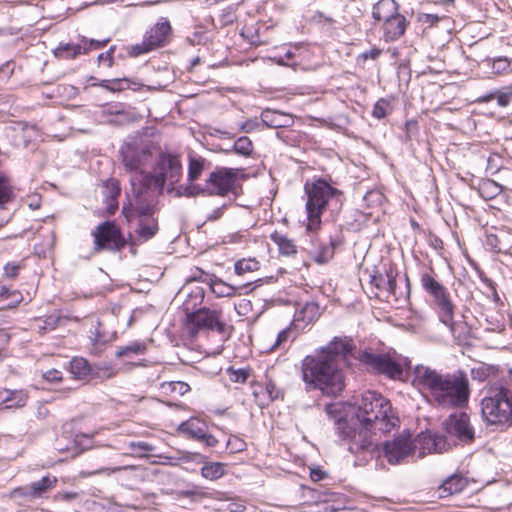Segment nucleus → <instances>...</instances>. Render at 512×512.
Wrapping results in <instances>:
<instances>
[{
	"instance_id": "1",
	"label": "nucleus",
	"mask_w": 512,
	"mask_h": 512,
	"mask_svg": "<svg viewBox=\"0 0 512 512\" xmlns=\"http://www.w3.org/2000/svg\"><path fill=\"white\" fill-rule=\"evenodd\" d=\"M341 410L339 403L325 406L340 440L352 454L371 453L376 447L373 434L388 433L399 421L390 401L376 391H365L348 411L343 414Z\"/></svg>"
},
{
	"instance_id": "2",
	"label": "nucleus",
	"mask_w": 512,
	"mask_h": 512,
	"mask_svg": "<svg viewBox=\"0 0 512 512\" xmlns=\"http://www.w3.org/2000/svg\"><path fill=\"white\" fill-rule=\"evenodd\" d=\"M413 384L428 401L443 408H459L468 403L469 381L463 371L442 374L428 366L414 369Z\"/></svg>"
},
{
	"instance_id": "3",
	"label": "nucleus",
	"mask_w": 512,
	"mask_h": 512,
	"mask_svg": "<svg viewBox=\"0 0 512 512\" xmlns=\"http://www.w3.org/2000/svg\"><path fill=\"white\" fill-rule=\"evenodd\" d=\"M182 177V164L180 157L169 152H161L157 158L153 173H139L132 176L130 183L133 195L139 199L146 190L154 188L162 192L167 185L173 190L174 185Z\"/></svg>"
},
{
	"instance_id": "4",
	"label": "nucleus",
	"mask_w": 512,
	"mask_h": 512,
	"mask_svg": "<svg viewBox=\"0 0 512 512\" xmlns=\"http://www.w3.org/2000/svg\"><path fill=\"white\" fill-rule=\"evenodd\" d=\"M302 375L304 382L313 385L314 388L329 396H337L345 387L344 375L340 366L320 353L304 358Z\"/></svg>"
},
{
	"instance_id": "5",
	"label": "nucleus",
	"mask_w": 512,
	"mask_h": 512,
	"mask_svg": "<svg viewBox=\"0 0 512 512\" xmlns=\"http://www.w3.org/2000/svg\"><path fill=\"white\" fill-rule=\"evenodd\" d=\"M307 195V230L314 232L320 228L321 217L332 201L339 202L342 192L331 186L325 179L318 178L304 186Z\"/></svg>"
},
{
	"instance_id": "6",
	"label": "nucleus",
	"mask_w": 512,
	"mask_h": 512,
	"mask_svg": "<svg viewBox=\"0 0 512 512\" xmlns=\"http://www.w3.org/2000/svg\"><path fill=\"white\" fill-rule=\"evenodd\" d=\"M481 414L489 425L512 426V389L504 386L491 389L481 401Z\"/></svg>"
},
{
	"instance_id": "7",
	"label": "nucleus",
	"mask_w": 512,
	"mask_h": 512,
	"mask_svg": "<svg viewBox=\"0 0 512 512\" xmlns=\"http://www.w3.org/2000/svg\"><path fill=\"white\" fill-rule=\"evenodd\" d=\"M356 359L366 370L384 375L390 379L398 380L404 375V367L408 365L406 358L398 359L394 354L375 353L372 351H358Z\"/></svg>"
},
{
	"instance_id": "8",
	"label": "nucleus",
	"mask_w": 512,
	"mask_h": 512,
	"mask_svg": "<svg viewBox=\"0 0 512 512\" xmlns=\"http://www.w3.org/2000/svg\"><path fill=\"white\" fill-rule=\"evenodd\" d=\"M122 163L127 171L136 176L145 173L143 168L151 158V148L148 141L142 137H129L119 150Z\"/></svg>"
},
{
	"instance_id": "9",
	"label": "nucleus",
	"mask_w": 512,
	"mask_h": 512,
	"mask_svg": "<svg viewBox=\"0 0 512 512\" xmlns=\"http://www.w3.org/2000/svg\"><path fill=\"white\" fill-rule=\"evenodd\" d=\"M420 283L423 290L432 298L440 321L448 323L454 315V304L447 288L430 272H422Z\"/></svg>"
},
{
	"instance_id": "10",
	"label": "nucleus",
	"mask_w": 512,
	"mask_h": 512,
	"mask_svg": "<svg viewBox=\"0 0 512 512\" xmlns=\"http://www.w3.org/2000/svg\"><path fill=\"white\" fill-rule=\"evenodd\" d=\"M238 170L228 167H216L205 181V190L209 196L225 197L236 194Z\"/></svg>"
},
{
	"instance_id": "11",
	"label": "nucleus",
	"mask_w": 512,
	"mask_h": 512,
	"mask_svg": "<svg viewBox=\"0 0 512 512\" xmlns=\"http://www.w3.org/2000/svg\"><path fill=\"white\" fill-rule=\"evenodd\" d=\"M94 237L93 251L98 253L103 250L118 252L127 242L120 228L113 221H105L99 224L92 232Z\"/></svg>"
},
{
	"instance_id": "12",
	"label": "nucleus",
	"mask_w": 512,
	"mask_h": 512,
	"mask_svg": "<svg viewBox=\"0 0 512 512\" xmlns=\"http://www.w3.org/2000/svg\"><path fill=\"white\" fill-rule=\"evenodd\" d=\"M185 310L187 324L192 332L200 329L216 330L219 333L224 331L225 324L220 320V312L205 307L190 312L186 306Z\"/></svg>"
},
{
	"instance_id": "13",
	"label": "nucleus",
	"mask_w": 512,
	"mask_h": 512,
	"mask_svg": "<svg viewBox=\"0 0 512 512\" xmlns=\"http://www.w3.org/2000/svg\"><path fill=\"white\" fill-rule=\"evenodd\" d=\"M355 350L356 346L353 339L344 336L334 337L327 346L321 348L318 353L340 366L341 362L349 364L348 361L350 357L356 359L357 354H355Z\"/></svg>"
},
{
	"instance_id": "14",
	"label": "nucleus",
	"mask_w": 512,
	"mask_h": 512,
	"mask_svg": "<svg viewBox=\"0 0 512 512\" xmlns=\"http://www.w3.org/2000/svg\"><path fill=\"white\" fill-rule=\"evenodd\" d=\"M443 428L450 437H455L463 443H470L475 438L470 418L465 412L451 414L443 422Z\"/></svg>"
},
{
	"instance_id": "15",
	"label": "nucleus",
	"mask_w": 512,
	"mask_h": 512,
	"mask_svg": "<svg viewBox=\"0 0 512 512\" xmlns=\"http://www.w3.org/2000/svg\"><path fill=\"white\" fill-rule=\"evenodd\" d=\"M178 432L185 438L198 441L208 448L215 447L218 443V440L208 432L207 424L196 417H192L180 423Z\"/></svg>"
},
{
	"instance_id": "16",
	"label": "nucleus",
	"mask_w": 512,
	"mask_h": 512,
	"mask_svg": "<svg viewBox=\"0 0 512 512\" xmlns=\"http://www.w3.org/2000/svg\"><path fill=\"white\" fill-rule=\"evenodd\" d=\"M451 447L448 439L441 434L426 431L420 433L413 442L414 451L419 449L418 458L430 453H442Z\"/></svg>"
},
{
	"instance_id": "17",
	"label": "nucleus",
	"mask_w": 512,
	"mask_h": 512,
	"mask_svg": "<svg viewBox=\"0 0 512 512\" xmlns=\"http://www.w3.org/2000/svg\"><path fill=\"white\" fill-rule=\"evenodd\" d=\"M384 456L392 464H400L414 453L413 442L409 437L399 436L383 445Z\"/></svg>"
},
{
	"instance_id": "18",
	"label": "nucleus",
	"mask_w": 512,
	"mask_h": 512,
	"mask_svg": "<svg viewBox=\"0 0 512 512\" xmlns=\"http://www.w3.org/2000/svg\"><path fill=\"white\" fill-rule=\"evenodd\" d=\"M408 26L409 21L404 15L399 13L387 21L382 22V39L387 43L397 41L404 36Z\"/></svg>"
},
{
	"instance_id": "19",
	"label": "nucleus",
	"mask_w": 512,
	"mask_h": 512,
	"mask_svg": "<svg viewBox=\"0 0 512 512\" xmlns=\"http://www.w3.org/2000/svg\"><path fill=\"white\" fill-rule=\"evenodd\" d=\"M91 329L89 339L95 351H99L104 345L113 341L116 336L114 330L107 329L105 323L96 317L89 318Z\"/></svg>"
},
{
	"instance_id": "20",
	"label": "nucleus",
	"mask_w": 512,
	"mask_h": 512,
	"mask_svg": "<svg viewBox=\"0 0 512 512\" xmlns=\"http://www.w3.org/2000/svg\"><path fill=\"white\" fill-rule=\"evenodd\" d=\"M29 395L24 389H0V404L5 409H19L26 405Z\"/></svg>"
},
{
	"instance_id": "21",
	"label": "nucleus",
	"mask_w": 512,
	"mask_h": 512,
	"mask_svg": "<svg viewBox=\"0 0 512 512\" xmlns=\"http://www.w3.org/2000/svg\"><path fill=\"white\" fill-rule=\"evenodd\" d=\"M170 31L171 26L167 20L158 22L145 33L144 39L155 50L165 44Z\"/></svg>"
},
{
	"instance_id": "22",
	"label": "nucleus",
	"mask_w": 512,
	"mask_h": 512,
	"mask_svg": "<svg viewBox=\"0 0 512 512\" xmlns=\"http://www.w3.org/2000/svg\"><path fill=\"white\" fill-rule=\"evenodd\" d=\"M260 118L263 120L265 128H285L292 126L294 123L290 114L271 109L263 110Z\"/></svg>"
},
{
	"instance_id": "23",
	"label": "nucleus",
	"mask_w": 512,
	"mask_h": 512,
	"mask_svg": "<svg viewBox=\"0 0 512 512\" xmlns=\"http://www.w3.org/2000/svg\"><path fill=\"white\" fill-rule=\"evenodd\" d=\"M399 13V5L395 0H379L372 7L373 19L381 23Z\"/></svg>"
},
{
	"instance_id": "24",
	"label": "nucleus",
	"mask_w": 512,
	"mask_h": 512,
	"mask_svg": "<svg viewBox=\"0 0 512 512\" xmlns=\"http://www.w3.org/2000/svg\"><path fill=\"white\" fill-rule=\"evenodd\" d=\"M449 326L450 332L452 333L454 339L459 345L470 346L471 341L473 339V334L471 327L464 320L453 321V318L450 322L444 323Z\"/></svg>"
},
{
	"instance_id": "25",
	"label": "nucleus",
	"mask_w": 512,
	"mask_h": 512,
	"mask_svg": "<svg viewBox=\"0 0 512 512\" xmlns=\"http://www.w3.org/2000/svg\"><path fill=\"white\" fill-rule=\"evenodd\" d=\"M467 486V479L461 475H452L439 487V496L448 497L460 493Z\"/></svg>"
},
{
	"instance_id": "26",
	"label": "nucleus",
	"mask_w": 512,
	"mask_h": 512,
	"mask_svg": "<svg viewBox=\"0 0 512 512\" xmlns=\"http://www.w3.org/2000/svg\"><path fill=\"white\" fill-rule=\"evenodd\" d=\"M340 245V240L336 237H329L328 242L320 243L318 249L314 252V261L318 264L327 263L333 258L335 248Z\"/></svg>"
},
{
	"instance_id": "27",
	"label": "nucleus",
	"mask_w": 512,
	"mask_h": 512,
	"mask_svg": "<svg viewBox=\"0 0 512 512\" xmlns=\"http://www.w3.org/2000/svg\"><path fill=\"white\" fill-rule=\"evenodd\" d=\"M70 373L78 380H88L92 375L90 363L83 357H74L70 361Z\"/></svg>"
},
{
	"instance_id": "28",
	"label": "nucleus",
	"mask_w": 512,
	"mask_h": 512,
	"mask_svg": "<svg viewBox=\"0 0 512 512\" xmlns=\"http://www.w3.org/2000/svg\"><path fill=\"white\" fill-rule=\"evenodd\" d=\"M158 232L157 220L153 217L139 218L137 236L141 241H148Z\"/></svg>"
},
{
	"instance_id": "29",
	"label": "nucleus",
	"mask_w": 512,
	"mask_h": 512,
	"mask_svg": "<svg viewBox=\"0 0 512 512\" xmlns=\"http://www.w3.org/2000/svg\"><path fill=\"white\" fill-rule=\"evenodd\" d=\"M271 241H273L277 246L281 255L283 256H294L297 253V246L294 241L288 238L286 235L274 231L270 235Z\"/></svg>"
},
{
	"instance_id": "30",
	"label": "nucleus",
	"mask_w": 512,
	"mask_h": 512,
	"mask_svg": "<svg viewBox=\"0 0 512 512\" xmlns=\"http://www.w3.org/2000/svg\"><path fill=\"white\" fill-rule=\"evenodd\" d=\"M86 48H83L82 43L78 44H59L54 50V55L59 59H74L80 54H85Z\"/></svg>"
},
{
	"instance_id": "31",
	"label": "nucleus",
	"mask_w": 512,
	"mask_h": 512,
	"mask_svg": "<svg viewBox=\"0 0 512 512\" xmlns=\"http://www.w3.org/2000/svg\"><path fill=\"white\" fill-rule=\"evenodd\" d=\"M206 160L201 156H189V164H188V173H187V181L190 184H193L197 181L205 167Z\"/></svg>"
},
{
	"instance_id": "32",
	"label": "nucleus",
	"mask_w": 512,
	"mask_h": 512,
	"mask_svg": "<svg viewBox=\"0 0 512 512\" xmlns=\"http://www.w3.org/2000/svg\"><path fill=\"white\" fill-rule=\"evenodd\" d=\"M147 350V345L141 341H133L125 346H120L116 350V357H131L133 355H143Z\"/></svg>"
},
{
	"instance_id": "33",
	"label": "nucleus",
	"mask_w": 512,
	"mask_h": 512,
	"mask_svg": "<svg viewBox=\"0 0 512 512\" xmlns=\"http://www.w3.org/2000/svg\"><path fill=\"white\" fill-rule=\"evenodd\" d=\"M57 483L56 477L44 476L39 481L29 484L34 499L40 498Z\"/></svg>"
},
{
	"instance_id": "34",
	"label": "nucleus",
	"mask_w": 512,
	"mask_h": 512,
	"mask_svg": "<svg viewBox=\"0 0 512 512\" xmlns=\"http://www.w3.org/2000/svg\"><path fill=\"white\" fill-rule=\"evenodd\" d=\"M225 469L224 465L219 462H213V463H206L201 468V475L205 479H208L210 481H215L224 476Z\"/></svg>"
},
{
	"instance_id": "35",
	"label": "nucleus",
	"mask_w": 512,
	"mask_h": 512,
	"mask_svg": "<svg viewBox=\"0 0 512 512\" xmlns=\"http://www.w3.org/2000/svg\"><path fill=\"white\" fill-rule=\"evenodd\" d=\"M14 193L8 177L0 171V208L13 200Z\"/></svg>"
},
{
	"instance_id": "36",
	"label": "nucleus",
	"mask_w": 512,
	"mask_h": 512,
	"mask_svg": "<svg viewBox=\"0 0 512 512\" xmlns=\"http://www.w3.org/2000/svg\"><path fill=\"white\" fill-rule=\"evenodd\" d=\"M319 315V306L316 303H307L296 315L295 321H303L309 324L317 320Z\"/></svg>"
},
{
	"instance_id": "37",
	"label": "nucleus",
	"mask_w": 512,
	"mask_h": 512,
	"mask_svg": "<svg viewBox=\"0 0 512 512\" xmlns=\"http://www.w3.org/2000/svg\"><path fill=\"white\" fill-rule=\"evenodd\" d=\"M22 295L17 290H11L6 286L0 287V302H4L8 300V303L5 305L7 308H13L17 306L22 301Z\"/></svg>"
},
{
	"instance_id": "38",
	"label": "nucleus",
	"mask_w": 512,
	"mask_h": 512,
	"mask_svg": "<svg viewBox=\"0 0 512 512\" xmlns=\"http://www.w3.org/2000/svg\"><path fill=\"white\" fill-rule=\"evenodd\" d=\"M389 281H391V266L385 269L384 274L377 273L375 275H372L370 279V284L373 285L380 293L384 295L388 287Z\"/></svg>"
},
{
	"instance_id": "39",
	"label": "nucleus",
	"mask_w": 512,
	"mask_h": 512,
	"mask_svg": "<svg viewBox=\"0 0 512 512\" xmlns=\"http://www.w3.org/2000/svg\"><path fill=\"white\" fill-rule=\"evenodd\" d=\"M486 246L496 252V253H504L512 255V248H507V245L503 242V240L496 234H487L486 235Z\"/></svg>"
},
{
	"instance_id": "40",
	"label": "nucleus",
	"mask_w": 512,
	"mask_h": 512,
	"mask_svg": "<svg viewBox=\"0 0 512 512\" xmlns=\"http://www.w3.org/2000/svg\"><path fill=\"white\" fill-rule=\"evenodd\" d=\"M260 263L255 258L240 259L236 261L234 270L237 275H243L247 272H254L259 270Z\"/></svg>"
},
{
	"instance_id": "41",
	"label": "nucleus",
	"mask_w": 512,
	"mask_h": 512,
	"mask_svg": "<svg viewBox=\"0 0 512 512\" xmlns=\"http://www.w3.org/2000/svg\"><path fill=\"white\" fill-rule=\"evenodd\" d=\"M253 143L247 136H241L239 137L232 146V150L241 156L248 157L253 152Z\"/></svg>"
},
{
	"instance_id": "42",
	"label": "nucleus",
	"mask_w": 512,
	"mask_h": 512,
	"mask_svg": "<svg viewBox=\"0 0 512 512\" xmlns=\"http://www.w3.org/2000/svg\"><path fill=\"white\" fill-rule=\"evenodd\" d=\"M211 291L217 296V297H230L234 295L235 289L233 286L226 284L220 279H216L211 281L210 283Z\"/></svg>"
},
{
	"instance_id": "43",
	"label": "nucleus",
	"mask_w": 512,
	"mask_h": 512,
	"mask_svg": "<svg viewBox=\"0 0 512 512\" xmlns=\"http://www.w3.org/2000/svg\"><path fill=\"white\" fill-rule=\"evenodd\" d=\"M9 497L12 500L17 501L19 504H22L26 501H30V500L34 499L29 485L21 486V487H17L15 489H13L10 492Z\"/></svg>"
},
{
	"instance_id": "44",
	"label": "nucleus",
	"mask_w": 512,
	"mask_h": 512,
	"mask_svg": "<svg viewBox=\"0 0 512 512\" xmlns=\"http://www.w3.org/2000/svg\"><path fill=\"white\" fill-rule=\"evenodd\" d=\"M491 68L496 74L509 73L512 71V61L507 57H497L493 59Z\"/></svg>"
},
{
	"instance_id": "45",
	"label": "nucleus",
	"mask_w": 512,
	"mask_h": 512,
	"mask_svg": "<svg viewBox=\"0 0 512 512\" xmlns=\"http://www.w3.org/2000/svg\"><path fill=\"white\" fill-rule=\"evenodd\" d=\"M265 128L263 120L260 118H250L247 119L239 126V131L244 133H252L254 131H261Z\"/></svg>"
},
{
	"instance_id": "46",
	"label": "nucleus",
	"mask_w": 512,
	"mask_h": 512,
	"mask_svg": "<svg viewBox=\"0 0 512 512\" xmlns=\"http://www.w3.org/2000/svg\"><path fill=\"white\" fill-rule=\"evenodd\" d=\"M100 86L110 91H121L128 87V80L126 78L102 80Z\"/></svg>"
},
{
	"instance_id": "47",
	"label": "nucleus",
	"mask_w": 512,
	"mask_h": 512,
	"mask_svg": "<svg viewBox=\"0 0 512 512\" xmlns=\"http://www.w3.org/2000/svg\"><path fill=\"white\" fill-rule=\"evenodd\" d=\"M480 190L482 195L492 198L502 191V186L493 180H487L481 185Z\"/></svg>"
},
{
	"instance_id": "48",
	"label": "nucleus",
	"mask_w": 512,
	"mask_h": 512,
	"mask_svg": "<svg viewBox=\"0 0 512 512\" xmlns=\"http://www.w3.org/2000/svg\"><path fill=\"white\" fill-rule=\"evenodd\" d=\"M396 276H397V272L391 266V281H389L388 287L384 294V297L386 298L387 301H389L390 299L398 300L400 297V294H398V292H397Z\"/></svg>"
},
{
	"instance_id": "49",
	"label": "nucleus",
	"mask_w": 512,
	"mask_h": 512,
	"mask_svg": "<svg viewBox=\"0 0 512 512\" xmlns=\"http://www.w3.org/2000/svg\"><path fill=\"white\" fill-rule=\"evenodd\" d=\"M137 467L134 466V465H123V466H102L96 470H93V471H90L88 474L89 475H100V474H104V475H111L112 473H115V472H118V471H121V470H134L136 469Z\"/></svg>"
},
{
	"instance_id": "50",
	"label": "nucleus",
	"mask_w": 512,
	"mask_h": 512,
	"mask_svg": "<svg viewBox=\"0 0 512 512\" xmlns=\"http://www.w3.org/2000/svg\"><path fill=\"white\" fill-rule=\"evenodd\" d=\"M109 42V39L104 40H95V39H87L85 37L81 38V43L83 45V48H86L85 54L89 53L92 50H98L107 45Z\"/></svg>"
},
{
	"instance_id": "51",
	"label": "nucleus",
	"mask_w": 512,
	"mask_h": 512,
	"mask_svg": "<svg viewBox=\"0 0 512 512\" xmlns=\"http://www.w3.org/2000/svg\"><path fill=\"white\" fill-rule=\"evenodd\" d=\"M129 448L135 451L140 457L145 456L146 453L154 450L153 445L144 441H132L129 443Z\"/></svg>"
},
{
	"instance_id": "52",
	"label": "nucleus",
	"mask_w": 512,
	"mask_h": 512,
	"mask_svg": "<svg viewBox=\"0 0 512 512\" xmlns=\"http://www.w3.org/2000/svg\"><path fill=\"white\" fill-rule=\"evenodd\" d=\"M150 51H153V49L149 46V44L146 42V40L144 38L141 43L132 45L128 49L129 55H131L133 57H138V56L146 54Z\"/></svg>"
},
{
	"instance_id": "53",
	"label": "nucleus",
	"mask_w": 512,
	"mask_h": 512,
	"mask_svg": "<svg viewBox=\"0 0 512 512\" xmlns=\"http://www.w3.org/2000/svg\"><path fill=\"white\" fill-rule=\"evenodd\" d=\"M495 99L500 107H506L512 98V91L509 88L494 91Z\"/></svg>"
},
{
	"instance_id": "54",
	"label": "nucleus",
	"mask_w": 512,
	"mask_h": 512,
	"mask_svg": "<svg viewBox=\"0 0 512 512\" xmlns=\"http://www.w3.org/2000/svg\"><path fill=\"white\" fill-rule=\"evenodd\" d=\"M227 448L231 453H238L246 449V443L238 436H231L227 441Z\"/></svg>"
},
{
	"instance_id": "55",
	"label": "nucleus",
	"mask_w": 512,
	"mask_h": 512,
	"mask_svg": "<svg viewBox=\"0 0 512 512\" xmlns=\"http://www.w3.org/2000/svg\"><path fill=\"white\" fill-rule=\"evenodd\" d=\"M388 101L384 99L378 100L372 110V116L377 119H383L387 115Z\"/></svg>"
},
{
	"instance_id": "56",
	"label": "nucleus",
	"mask_w": 512,
	"mask_h": 512,
	"mask_svg": "<svg viewBox=\"0 0 512 512\" xmlns=\"http://www.w3.org/2000/svg\"><path fill=\"white\" fill-rule=\"evenodd\" d=\"M207 195V192L205 190V186L204 187H201L199 185H193V184H190L187 185L184 189H183V192H180L178 191V195H184V196H187V197H194V196H197V195Z\"/></svg>"
},
{
	"instance_id": "57",
	"label": "nucleus",
	"mask_w": 512,
	"mask_h": 512,
	"mask_svg": "<svg viewBox=\"0 0 512 512\" xmlns=\"http://www.w3.org/2000/svg\"><path fill=\"white\" fill-rule=\"evenodd\" d=\"M179 495L182 497H185V498L198 500V499H202V498L206 497L207 494H206V492L203 491V489L201 487L195 486L192 489L180 491Z\"/></svg>"
},
{
	"instance_id": "58",
	"label": "nucleus",
	"mask_w": 512,
	"mask_h": 512,
	"mask_svg": "<svg viewBox=\"0 0 512 512\" xmlns=\"http://www.w3.org/2000/svg\"><path fill=\"white\" fill-rule=\"evenodd\" d=\"M227 373L229 374L230 380L234 383H245L248 377V373L244 369L234 370L229 368Z\"/></svg>"
},
{
	"instance_id": "59",
	"label": "nucleus",
	"mask_w": 512,
	"mask_h": 512,
	"mask_svg": "<svg viewBox=\"0 0 512 512\" xmlns=\"http://www.w3.org/2000/svg\"><path fill=\"white\" fill-rule=\"evenodd\" d=\"M470 375L475 380L485 381L489 376V370L485 365H480L478 367L472 368Z\"/></svg>"
},
{
	"instance_id": "60",
	"label": "nucleus",
	"mask_w": 512,
	"mask_h": 512,
	"mask_svg": "<svg viewBox=\"0 0 512 512\" xmlns=\"http://www.w3.org/2000/svg\"><path fill=\"white\" fill-rule=\"evenodd\" d=\"M291 332H292V330L290 327L281 330L278 333L277 338H276L275 342L273 343V345L271 346L270 350H275L278 347H280L282 344L287 342L290 337Z\"/></svg>"
},
{
	"instance_id": "61",
	"label": "nucleus",
	"mask_w": 512,
	"mask_h": 512,
	"mask_svg": "<svg viewBox=\"0 0 512 512\" xmlns=\"http://www.w3.org/2000/svg\"><path fill=\"white\" fill-rule=\"evenodd\" d=\"M22 269L20 263L9 262L4 267V274L9 279H14L17 277L19 271Z\"/></svg>"
},
{
	"instance_id": "62",
	"label": "nucleus",
	"mask_w": 512,
	"mask_h": 512,
	"mask_svg": "<svg viewBox=\"0 0 512 512\" xmlns=\"http://www.w3.org/2000/svg\"><path fill=\"white\" fill-rule=\"evenodd\" d=\"M417 20L420 23L428 24L429 26H434L440 21V17L437 14L419 13L417 16Z\"/></svg>"
},
{
	"instance_id": "63",
	"label": "nucleus",
	"mask_w": 512,
	"mask_h": 512,
	"mask_svg": "<svg viewBox=\"0 0 512 512\" xmlns=\"http://www.w3.org/2000/svg\"><path fill=\"white\" fill-rule=\"evenodd\" d=\"M115 52V47L111 46L106 52L99 54L98 61L106 63L108 67H112L114 59L113 55Z\"/></svg>"
},
{
	"instance_id": "64",
	"label": "nucleus",
	"mask_w": 512,
	"mask_h": 512,
	"mask_svg": "<svg viewBox=\"0 0 512 512\" xmlns=\"http://www.w3.org/2000/svg\"><path fill=\"white\" fill-rule=\"evenodd\" d=\"M43 378L51 383H55L62 380V373L56 369H50L43 374Z\"/></svg>"
}]
</instances>
